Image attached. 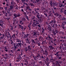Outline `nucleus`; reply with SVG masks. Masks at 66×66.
<instances>
[{
	"label": "nucleus",
	"mask_w": 66,
	"mask_h": 66,
	"mask_svg": "<svg viewBox=\"0 0 66 66\" xmlns=\"http://www.w3.org/2000/svg\"><path fill=\"white\" fill-rule=\"evenodd\" d=\"M22 21H20V23L21 24H23L24 22V21H25V19L24 18H23L22 19Z\"/></svg>",
	"instance_id": "f257e3e1"
},
{
	"label": "nucleus",
	"mask_w": 66,
	"mask_h": 66,
	"mask_svg": "<svg viewBox=\"0 0 66 66\" xmlns=\"http://www.w3.org/2000/svg\"><path fill=\"white\" fill-rule=\"evenodd\" d=\"M39 1V0H36V1L37 2H38V1Z\"/></svg>",
	"instance_id": "49530a36"
},
{
	"label": "nucleus",
	"mask_w": 66,
	"mask_h": 66,
	"mask_svg": "<svg viewBox=\"0 0 66 66\" xmlns=\"http://www.w3.org/2000/svg\"><path fill=\"white\" fill-rule=\"evenodd\" d=\"M32 43H33L34 44L35 43V42H34V40L33 39H32Z\"/></svg>",
	"instance_id": "a211bd4d"
},
{
	"label": "nucleus",
	"mask_w": 66,
	"mask_h": 66,
	"mask_svg": "<svg viewBox=\"0 0 66 66\" xmlns=\"http://www.w3.org/2000/svg\"><path fill=\"white\" fill-rule=\"evenodd\" d=\"M3 5H5V2L3 3Z\"/></svg>",
	"instance_id": "a19ab883"
},
{
	"label": "nucleus",
	"mask_w": 66,
	"mask_h": 66,
	"mask_svg": "<svg viewBox=\"0 0 66 66\" xmlns=\"http://www.w3.org/2000/svg\"><path fill=\"white\" fill-rule=\"evenodd\" d=\"M19 28H21V29L22 30H23V27H22V26L21 25H20V24H19Z\"/></svg>",
	"instance_id": "39448f33"
},
{
	"label": "nucleus",
	"mask_w": 66,
	"mask_h": 66,
	"mask_svg": "<svg viewBox=\"0 0 66 66\" xmlns=\"http://www.w3.org/2000/svg\"><path fill=\"white\" fill-rule=\"evenodd\" d=\"M51 22H52V23H53V21H52Z\"/></svg>",
	"instance_id": "680f3d73"
},
{
	"label": "nucleus",
	"mask_w": 66,
	"mask_h": 66,
	"mask_svg": "<svg viewBox=\"0 0 66 66\" xmlns=\"http://www.w3.org/2000/svg\"><path fill=\"white\" fill-rule=\"evenodd\" d=\"M10 9L11 10H12V9H14V7H13V6H12V5H11V6H10Z\"/></svg>",
	"instance_id": "f3484780"
},
{
	"label": "nucleus",
	"mask_w": 66,
	"mask_h": 66,
	"mask_svg": "<svg viewBox=\"0 0 66 66\" xmlns=\"http://www.w3.org/2000/svg\"><path fill=\"white\" fill-rule=\"evenodd\" d=\"M51 38L50 37V36H48V38H49V39H50V38Z\"/></svg>",
	"instance_id": "de8ad7c7"
},
{
	"label": "nucleus",
	"mask_w": 66,
	"mask_h": 66,
	"mask_svg": "<svg viewBox=\"0 0 66 66\" xmlns=\"http://www.w3.org/2000/svg\"><path fill=\"white\" fill-rule=\"evenodd\" d=\"M23 14H24V15H26V13L25 12H24L23 13Z\"/></svg>",
	"instance_id": "2f4dec72"
},
{
	"label": "nucleus",
	"mask_w": 66,
	"mask_h": 66,
	"mask_svg": "<svg viewBox=\"0 0 66 66\" xmlns=\"http://www.w3.org/2000/svg\"><path fill=\"white\" fill-rule=\"evenodd\" d=\"M62 38L64 39V38H66V37H62Z\"/></svg>",
	"instance_id": "4c0bfd02"
},
{
	"label": "nucleus",
	"mask_w": 66,
	"mask_h": 66,
	"mask_svg": "<svg viewBox=\"0 0 66 66\" xmlns=\"http://www.w3.org/2000/svg\"><path fill=\"white\" fill-rule=\"evenodd\" d=\"M44 31H45V30L44 29H43V30L42 31V32L43 33H44Z\"/></svg>",
	"instance_id": "a878e982"
},
{
	"label": "nucleus",
	"mask_w": 66,
	"mask_h": 66,
	"mask_svg": "<svg viewBox=\"0 0 66 66\" xmlns=\"http://www.w3.org/2000/svg\"><path fill=\"white\" fill-rule=\"evenodd\" d=\"M2 56H4V55L3 54L2 55Z\"/></svg>",
	"instance_id": "052dcab7"
},
{
	"label": "nucleus",
	"mask_w": 66,
	"mask_h": 66,
	"mask_svg": "<svg viewBox=\"0 0 66 66\" xmlns=\"http://www.w3.org/2000/svg\"><path fill=\"white\" fill-rule=\"evenodd\" d=\"M64 14L66 15V10H65L64 11Z\"/></svg>",
	"instance_id": "6ab92c4d"
},
{
	"label": "nucleus",
	"mask_w": 66,
	"mask_h": 66,
	"mask_svg": "<svg viewBox=\"0 0 66 66\" xmlns=\"http://www.w3.org/2000/svg\"><path fill=\"white\" fill-rule=\"evenodd\" d=\"M6 6H9V4H6Z\"/></svg>",
	"instance_id": "a18cd8bd"
},
{
	"label": "nucleus",
	"mask_w": 66,
	"mask_h": 66,
	"mask_svg": "<svg viewBox=\"0 0 66 66\" xmlns=\"http://www.w3.org/2000/svg\"><path fill=\"white\" fill-rule=\"evenodd\" d=\"M30 1H31V2L32 3H34L35 2H36L34 0H30Z\"/></svg>",
	"instance_id": "2eb2a0df"
},
{
	"label": "nucleus",
	"mask_w": 66,
	"mask_h": 66,
	"mask_svg": "<svg viewBox=\"0 0 66 66\" xmlns=\"http://www.w3.org/2000/svg\"><path fill=\"white\" fill-rule=\"evenodd\" d=\"M26 18L27 20H29V18H28V17L27 16H26Z\"/></svg>",
	"instance_id": "c85d7f7f"
},
{
	"label": "nucleus",
	"mask_w": 66,
	"mask_h": 66,
	"mask_svg": "<svg viewBox=\"0 0 66 66\" xmlns=\"http://www.w3.org/2000/svg\"><path fill=\"white\" fill-rule=\"evenodd\" d=\"M26 5L27 6H28V4H27V3H25Z\"/></svg>",
	"instance_id": "5fc2aeb1"
},
{
	"label": "nucleus",
	"mask_w": 66,
	"mask_h": 66,
	"mask_svg": "<svg viewBox=\"0 0 66 66\" xmlns=\"http://www.w3.org/2000/svg\"><path fill=\"white\" fill-rule=\"evenodd\" d=\"M55 26H56V27H57L58 26L57 25V24H55Z\"/></svg>",
	"instance_id": "72a5a7b5"
},
{
	"label": "nucleus",
	"mask_w": 66,
	"mask_h": 66,
	"mask_svg": "<svg viewBox=\"0 0 66 66\" xmlns=\"http://www.w3.org/2000/svg\"><path fill=\"white\" fill-rule=\"evenodd\" d=\"M14 17L16 18L17 17H19V16H20V15L19 14H14Z\"/></svg>",
	"instance_id": "7ed1b4c3"
},
{
	"label": "nucleus",
	"mask_w": 66,
	"mask_h": 66,
	"mask_svg": "<svg viewBox=\"0 0 66 66\" xmlns=\"http://www.w3.org/2000/svg\"><path fill=\"white\" fill-rule=\"evenodd\" d=\"M23 6H22L21 7V8H23Z\"/></svg>",
	"instance_id": "e2e57ef3"
},
{
	"label": "nucleus",
	"mask_w": 66,
	"mask_h": 66,
	"mask_svg": "<svg viewBox=\"0 0 66 66\" xmlns=\"http://www.w3.org/2000/svg\"><path fill=\"white\" fill-rule=\"evenodd\" d=\"M22 33L23 34V35H24V32H22Z\"/></svg>",
	"instance_id": "3c124183"
},
{
	"label": "nucleus",
	"mask_w": 66,
	"mask_h": 66,
	"mask_svg": "<svg viewBox=\"0 0 66 66\" xmlns=\"http://www.w3.org/2000/svg\"><path fill=\"white\" fill-rule=\"evenodd\" d=\"M57 16H59V14H57Z\"/></svg>",
	"instance_id": "338daca9"
},
{
	"label": "nucleus",
	"mask_w": 66,
	"mask_h": 66,
	"mask_svg": "<svg viewBox=\"0 0 66 66\" xmlns=\"http://www.w3.org/2000/svg\"><path fill=\"white\" fill-rule=\"evenodd\" d=\"M24 65H27V64L26 63H24Z\"/></svg>",
	"instance_id": "6e6d98bb"
},
{
	"label": "nucleus",
	"mask_w": 66,
	"mask_h": 66,
	"mask_svg": "<svg viewBox=\"0 0 66 66\" xmlns=\"http://www.w3.org/2000/svg\"><path fill=\"white\" fill-rule=\"evenodd\" d=\"M11 28H10L12 32H14V30H13V26H11Z\"/></svg>",
	"instance_id": "6e6552de"
},
{
	"label": "nucleus",
	"mask_w": 66,
	"mask_h": 66,
	"mask_svg": "<svg viewBox=\"0 0 66 66\" xmlns=\"http://www.w3.org/2000/svg\"><path fill=\"white\" fill-rule=\"evenodd\" d=\"M34 31H35V30H34ZM34 31V34L33 35L34 36V35H35V36H36V35H37V34H36V32H35V31Z\"/></svg>",
	"instance_id": "9b49d317"
},
{
	"label": "nucleus",
	"mask_w": 66,
	"mask_h": 66,
	"mask_svg": "<svg viewBox=\"0 0 66 66\" xmlns=\"http://www.w3.org/2000/svg\"><path fill=\"white\" fill-rule=\"evenodd\" d=\"M10 66H12V64L10 63L9 64Z\"/></svg>",
	"instance_id": "37998d69"
},
{
	"label": "nucleus",
	"mask_w": 66,
	"mask_h": 66,
	"mask_svg": "<svg viewBox=\"0 0 66 66\" xmlns=\"http://www.w3.org/2000/svg\"><path fill=\"white\" fill-rule=\"evenodd\" d=\"M31 5L32 6H33V3H31Z\"/></svg>",
	"instance_id": "f704fd0d"
},
{
	"label": "nucleus",
	"mask_w": 66,
	"mask_h": 66,
	"mask_svg": "<svg viewBox=\"0 0 66 66\" xmlns=\"http://www.w3.org/2000/svg\"><path fill=\"white\" fill-rule=\"evenodd\" d=\"M14 47L15 48H17V44H14Z\"/></svg>",
	"instance_id": "423d86ee"
},
{
	"label": "nucleus",
	"mask_w": 66,
	"mask_h": 66,
	"mask_svg": "<svg viewBox=\"0 0 66 66\" xmlns=\"http://www.w3.org/2000/svg\"><path fill=\"white\" fill-rule=\"evenodd\" d=\"M11 52H12V53H13V50H11Z\"/></svg>",
	"instance_id": "8fccbe9b"
},
{
	"label": "nucleus",
	"mask_w": 66,
	"mask_h": 66,
	"mask_svg": "<svg viewBox=\"0 0 66 66\" xmlns=\"http://www.w3.org/2000/svg\"><path fill=\"white\" fill-rule=\"evenodd\" d=\"M62 57H59V59H62Z\"/></svg>",
	"instance_id": "c9c22d12"
},
{
	"label": "nucleus",
	"mask_w": 66,
	"mask_h": 66,
	"mask_svg": "<svg viewBox=\"0 0 66 66\" xmlns=\"http://www.w3.org/2000/svg\"><path fill=\"white\" fill-rule=\"evenodd\" d=\"M42 59H43V58H44V57H43V56H42Z\"/></svg>",
	"instance_id": "0e129e2a"
},
{
	"label": "nucleus",
	"mask_w": 66,
	"mask_h": 66,
	"mask_svg": "<svg viewBox=\"0 0 66 66\" xmlns=\"http://www.w3.org/2000/svg\"><path fill=\"white\" fill-rule=\"evenodd\" d=\"M3 37H1V39H3Z\"/></svg>",
	"instance_id": "e433bc0d"
},
{
	"label": "nucleus",
	"mask_w": 66,
	"mask_h": 66,
	"mask_svg": "<svg viewBox=\"0 0 66 66\" xmlns=\"http://www.w3.org/2000/svg\"><path fill=\"white\" fill-rule=\"evenodd\" d=\"M57 33V31L56 30L54 32V35H56V33Z\"/></svg>",
	"instance_id": "f8f14e48"
},
{
	"label": "nucleus",
	"mask_w": 66,
	"mask_h": 66,
	"mask_svg": "<svg viewBox=\"0 0 66 66\" xmlns=\"http://www.w3.org/2000/svg\"><path fill=\"white\" fill-rule=\"evenodd\" d=\"M21 43H18V44L19 45H20V46H21Z\"/></svg>",
	"instance_id": "7c9ffc66"
},
{
	"label": "nucleus",
	"mask_w": 66,
	"mask_h": 66,
	"mask_svg": "<svg viewBox=\"0 0 66 66\" xmlns=\"http://www.w3.org/2000/svg\"><path fill=\"white\" fill-rule=\"evenodd\" d=\"M37 24H39V23L37 22V23H36V24H35V26H36V25H37Z\"/></svg>",
	"instance_id": "412c9836"
},
{
	"label": "nucleus",
	"mask_w": 66,
	"mask_h": 66,
	"mask_svg": "<svg viewBox=\"0 0 66 66\" xmlns=\"http://www.w3.org/2000/svg\"><path fill=\"white\" fill-rule=\"evenodd\" d=\"M64 2H64V1H63V2H62L63 3H64Z\"/></svg>",
	"instance_id": "13d9d810"
},
{
	"label": "nucleus",
	"mask_w": 66,
	"mask_h": 66,
	"mask_svg": "<svg viewBox=\"0 0 66 66\" xmlns=\"http://www.w3.org/2000/svg\"><path fill=\"white\" fill-rule=\"evenodd\" d=\"M54 45H55V46H56V44H55V43H54Z\"/></svg>",
	"instance_id": "c03bdc74"
},
{
	"label": "nucleus",
	"mask_w": 66,
	"mask_h": 66,
	"mask_svg": "<svg viewBox=\"0 0 66 66\" xmlns=\"http://www.w3.org/2000/svg\"><path fill=\"white\" fill-rule=\"evenodd\" d=\"M5 51H6V52H7V51H8V50H7V48L6 47H5Z\"/></svg>",
	"instance_id": "4468645a"
},
{
	"label": "nucleus",
	"mask_w": 66,
	"mask_h": 66,
	"mask_svg": "<svg viewBox=\"0 0 66 66\" xmlns=\"http://www.w3.org/2000/svg\"><path fill=\"white\" fill-rule=\"evenodd\" d=\"M59 53V52H57L56 53V54H58V53Z\"/></svg>",
	"instance_id": "09e8293b"
},
{
	"label": "nucleus",
	"mask_w": 66,
	"mask_h": 66,
	"mask_svg": "<svg viewBox=\"0 0 66 66\" xmlns=\"http://www.w3.org/2000/svg\"><path fill=\"white\" fill-rule=\"evenodd\" d=\"M45 15H46V17H47V14H45Z\"/></svg>",
	"instance_id": "4d7b16f0"
},
{
	"label": "nucleus",
	"mask_w": 66,
	"mask_h": 66,
	"mask_svg": "<svg viewBox=\"0 0 66 66\" xmlns=\"http://www.w3.org/2000/svg\"><path fill=\"white\" fill-rule=\"evenodd\" d=\"M16 62H19L20 60H19V59H18L16 61Z\"/></svg>",
	"instance_id": "b1692460"
},
{
	"label": "nucleus",
	"mask_w": 66,
	"mask_h": 66,
	"mask_svg": "<svg viewBox=\"0 0 66 66\" xmlns=\"http://www.w3.org/2000/svg\"><path fill=\"white\" fill-rule=\"evenodd\" d=\"M49 48H50V50H52L53 49V47L52 46H49Z\"/></svg>",
	"instance_id": "1a4fd4ad"
},
{
	"label": "nucleus",
	"mask_w": 66,
	"mask_h": 66,
	"mask_svg": "<svg viewBox=\"0 0 66 66\" xmlns=\"http://www.w3.org/2000/svg\"><path fill=\"white\" fill-rule=\"evenodd\" d=\"M15 34H14L12 36V37H13V38H15Z\"/></svg>",
	"instance_id": "dca6fc26"
},
{
	"label": "nucleus",
	"mask_w": 66,
	"mask_h": 66,
	"mask_svg": "<svg viewBox=\"0 0 66 66\" xmlns=\"http://www.w3.org/2000/svg\"><path fill=\"white\" fill-rule=\"evenodd\" d=\"M11 44H12V45H13V44H14L13 42V41L11 42Z\"/></svg>",
	"instance_id": "cd10ccee"
},
{
	"label": "nucleus",
	"mask_w": 66,
	"mask_h": 66,
	"mask_svg": "<svg viewBox=\"0 0 66 66\" xmlns=\"http://www.w3.org/2000/svg\"><path fill=\"white\" fill-rule=\"evenodd\" d=\"M8 34L9 35H10V32H8Z\"/></svg>",
	"instance_id": "473e14b6"
},
{
	"label": "nucleus",
	"mask_w": 66,
	"mask_h": 66,
	"mask_svg": "<svg viewBox=\"0 0 66 66\" xmlns=\"http://www.w3.org/2000/svg\"><path fill=\"white\" fill-rule=\"evenodd\" d=\"M4 9L5 10H7V7H4Z\"/></svg>",
	"instance_id": "5701e85b"
},
{
	"label": "nucleus",
	"mask_w": 66,
	"mask_h": 66,
	"mask_svg": "<svg viewBox=\"0 0 66 66\" xmlns=\"http://www.w3.org/2000/svg\"><path fill=\"white\" fill-rule=\"evenodd\" d=\"M38 62L39 63H42V61H40V62L39 61Z\"/></svg>",
	"instance_id": "bf43d9fd"
},
{
	"label": "nucleus",
	"mask_w": 66,
	"mask_h": 66,
	"mask_svg": "<svg viewBox=\"0 0 66 66\" xmlns=\"http://www.w3.org/2000/svg\"><path fill=\"white\" fill-rule=\"evenodd\" d=\"M29 34H27L26 37H29Z\"/></svg>",
	"instance_id": "bb28decb"
},
{
	"label": "nucleus",
	"mask_w": 66,
	"mask_h": 66,
	"mask_svg": "<svg viewBox=\"0 0 66 66\" xmlns=\"http://www.w3.org/2000/svg\"><path fill=\"white\" fill-rule=\"evenodd\" d=\"M25 63H27V60H26L25 61Z\"/></svg>",
	"instance_id": "ea45409f"
},
{
	"label": "nucleus",
	"mask_w": 66,
	"mask_h": 66,
	"mask_svg": "<svg viewBox=\"0 0 66 66\" xmlns=\"http://www.w3.org/2000/svg\"><path fill=\"white\" fill-rule=\"evenodd\" d=\"M17 42H19L20 43H21V40L19 39H17Z\"/></svg>",
	"instance_id": "ddd939ff"
},
{
	"label": "nucleus",
	"mask_w": 66,
	"mask_h": 66,
	"mask_svg": "<svg viewBox=\"0 0 66 66\" xmlns=\"http://www.w3.org/2000/svg\"><path fill=\"white\" fill-rule=\"evenodd\" d=\"M56 66H60V64H59V63L58 62H57Z\"/></svg>",
	"instance_id": "9d476101"
},
{
	"label": "nucleus",
	"mask_w": 66,
	"mask_h": 66,
	"mask_svg": "<svg viewBox=\"0 0 66 66\" xmlns=\"http://www.w3.org/2000/svg\"><path fill=\"white\" fill-rule=\"evenodd\" d=\"M34 24H35V23H36L37 22V21L36 20H34L33 21Z\"/></svg>",
	"instance_id": "0eeeda50"
},
{
	"label": "nucleus",
	"mask_w": 66,
	"mask_h": 66,
	"mask_svg": "<svg viewBox=\"0 0 66 66\" xmlns=\"http://www.w3.org/2000/svg\"><path fill=\"white\" fill-rule=\"evenodd\" d=\"M17 51H20V50H19V49H18L17 50Z\"/></svg>",
	"instance_id": "603ef678"
},
{
	"label": "nucleus",
	"mask_w": 66,
	"mask_h": 66,
	"mask_svg": "<svg viewBox=\"0 0 66 66\" xmlns=\"http://www.w3.org/2000/svg\"><path fill=\"white\" fill-rule=\"evenodd\" d=\"M56 56L57 57H59V54H57Z\"/></svg>",
	"instance_id": "58836bf2"
},
{
	"label": "nucleus",
	"mask_w": 66,
	"mask_h": 66,
	"mask_svg": "<svg viewBox=\"0 0 66 66\" xmlns=\"http://www.w3.org/2000/svg\"><path fill=\"white\" fill-rule=\"evenodd\" d=\"M31 47L30 46H28V49H27V48H25V50L26 51H28H28H30L31 50Z\"/></svg>",
	"instance_id": "f03ea898"
},
{
	"label": "nucleus",
	"mask_w": 66,
	"mask_h": 66,
	"mask_svg": "<svg viewBox=\"0 0 66 66\" xmlns=\"http://www.w3.org/2000/svg\"><path fill=\"white\" fill-rule=\"evenodd\" d=\"M37 26H38V27H40V25H39V24L38 25H37Z\"/></svg>",
	"instance_id": "79ce46f5"
},
{
	"label": "nucleus",
	"mask_w": 66,
	"mask_h": 66,
	"mask_svg": "<svg viewBox=\"0 0 66 66\" xmlns=\"http://www.w3.org/2000/svg\"><path fill=\"white\" fill-rule=\"evenodd\" d=\"M52 39V38H51L50 39H48V40H51Z\"/></svg>",
	"instance_id": "393cba45"
},
{
	"label": "nucleus",
	"mask_w": 66,
	"mask_h": 66,
	"mask_svg": "<svg viewBox=\"0 0 66 66\" xmlns=\"http://www.w3.org/2000/svg\"><path fill=\"white\" fill-rule=\"evenodd\" d=\"M37 16L38 17V18H39V17L38 16V15H37Z\"/></svg>",
	"instance_id": "774afa93"
},
{
	"label": "nucleus",
	"mask_w": 66,
	"mask_h": 66,
	"mask_svg": "<svg viewBox=\"0 0 66 66\" xmlns=\"http://www.w3.org/2000/svg\"><path fill=\"white\" fill-rule=\"evenodd\" d=\"M62 6H63V4H60V7H61Z\"/></svg>",
	"instance_id": "aec40b11"
},
{
	"label": "nucleus",
	"mask_w": 66,
	"mask_h": 66,
	"mask_svg": "<svg viewBox=\"0 0 66 66\" xmlns=\"http://www.w3.org/2000/svg\"><path fill=\"white\" fill-rule=\"evenodd\" d=\"M7 55V54H5V56H6V55Z\"/></svg>",
	"instance_id": "69168bd1"
},
{
	"label": "nucleus",
	"mask_w": 66,
	"mask_h": 66,
	"mask_svg": "<svg viewBox=\"0 0 66 66\" xmlns=\"http://www.w3.org/2000/svg\"><path fill=\"white\" fill-rule=\"evenodd\" d=\"M50 4L51 5V6H52L53 5H52V2H51L50 3Z\"/></svg>",
	"instance_id": "4be33fe9"
},
{
	"label": "nucleus",
	"mask_w": 66,
	"mask_h": 66,
	"mask_svg": "<svg viewBox=\"0 0 66 66\" xmlns=\"http://www.w3.org/2000/svg\"><path fill=\"white\" fill-rule=\"evenodd\" d=\"M48 52H47L46 51H45V52L43 53V54H44V55H46V56L48 55Z\"/></svg>",
	"instance_id": "20e7f679"
},
{
	"label": "nucleus",
	"mask_w": 66,
	"mask_h": 66,
	"mask_svg": "<svg viewBox=\"0 0 66 66\" xmlns=\"http://www.w3.org/2000/svg\"><path fill=\"white\" fill-rule=\"evenodd\" d=\"M21 11L22 12H23V9H22L21 10Z\"/></svg>",
	"instance_id": "864d4df0"
},
{
	"label": "nucleus",
	"mask_w": 66,
	"mask_h": 66,
	"mask_svg": "<svg viewBox=\"0 0 66 66\" xmlns=\"http://www.w3.org/2000/svg\"><path fill=\"white\" fill-rule=\"evenodd\" d=\"M46 61H49V59H48V58H46Z\"/></svg>",
	"instance_id": "c756f323"
}]
</instances>
